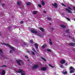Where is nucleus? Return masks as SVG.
<instances>
[{"label": "nucleus", "instance_id": "bb28decb", "mask_svg": "<svg viewBox=\"0 0 75 75\" xmlns=\"http://www.w3.org/2000/svg\"><path fill=\"white\" fill-rule=\"evenodd\" d=\"M1 67H7V66H6L5 65H3L1 66Z\"/></svg>", "mask_w": 75, "mask_h": 75}, {"label": "nucleus", "instance_id": "e433bc0d", "mask_svg": "<svg viewBox=\"0 0 75 75\" xmlns=\"http://www.w3.org/2000/svg\"><path fill=\"white\" fill-rule=\"evenodd\" d=\"M13 52V51L11 50L10 51V53H12Z\"/></svg>", "mask_w": 75, "mask_h": 75}, {"label": "nucleus", "instance_id": "a211bd4d", "mask_svg": "<svg viewBox=\"0 0 75 75\" xmlns=\"http://www.w3.org/2000/svg\"><path fill=\"white\" fill-rule=\"evenodd\" d=\"M38 12L37 11H33V14L34 15L36 14Z\"/></svg>", "mask_w": 75, "mask_h": 75}, {"label": "nucleus", "instance_id": "a18cd8bd", "mask_svg": "<svg viewBox=\"0 0 75 75\" xmlns=\"http://www.w3.org/2000/svg\"><path fill=\"white\" fill-rule=\"evenodd\" d=\"M4 59H7V57H4Z\"/></svg>", "mask_w": 75, "mask_h": 75}, {"label": "nucleus", "instance_id": "79ce46f5", "mask_svg": "<svg viewBox=\"0 0 75 75\" xmlns=\"http://www.w3.org/2000/svg\"><path fill=\"white\" fill-rule=\"evenodd\" d=\"M73 8L74 10H75V6H73Z\"/></svg>", "mask_w": 75, "mask_h": 75}, {"label": "nucleus", "instance_id": "6ab92c4d", "mask_svg": "<svg viewBox=\"0 0 75 75\" xmlns=\"http://www.w3.org/2000/svg\"><path fill=\"white\" fill-rule=\"evenodd\" d=\"M42 6H44L45 5V2L44 1H42Z\"/></svg>", "mask_w": 75, "mask_h": 75}, {"label": "nucleus", "instance_id": "4d7b16f0", "mask_svg": "<svg viewBox=\"0 0 75 75\" xmlns=\"http://www.w3.org/2000/svg\"><path fill=\"white\" fill-rule=\"evenodd\" d=\"M29 51H28V52H29Z\"/></svg>", "mask_w": 75, "mask_h": 75}, {"label": "nucleus", "instance_id": "c85d7f7f", "mask_svg": "<svg viewBox=\"0 0 75 75\" xmlns=\"http://www.w3.org/2000/svg\"><path fill=\"white\" fill-rule=\"evenodd\" d=\"M47 51H48V52H51V50L50 49H47Z\"/></svg>", "mask_w": 75, "mask_h": 75}, {"label": "nucleus", "instance_id": "f257e3e1", "mask_svg": "<svg viewBox=\"0 0 75 75\" xmlns=\"http://www.w3.org/2000/svg\"><path fill=\"white\" fill-rule=\"evenodd\" d=\"M1 44H3V45H6V46H8V47L12 49V50H13V51H14V50H15L14 48L12 46H11L10 45H9L7 44H6V43H1Z\"/></svg>", "mask_w": 75, "mask_h": 75}, {"label": "nucleus", "instance_id": "864d4df0", "mask_svg": "<svg viewBox=\"0 0 75 75\" xmlns=\"http://www.w3.org/2000/svg\"><path fill=\"white\" fill-rule=\"evenodd\" d=\"M1 57H4V55H1Z\"/></svg>", "mask_w": 75, "mask_h": 75}, {"label": "nucleus", "instance_id": "c9c22d12", "mask_svg": "<svg viewBox=\"0 0 75 75\" xmlns=\"http://www.w3.org/2000/svg\"><path fill=\"white\" fill-rule=\"evenodd\" d=\"M38 6L40 7V8H41V7H42L41 5L40 4H39Z\"/></svg>", "mask_w": 75, "mask_h": 75}, {"label": "nucleus", "instance_id": "2eb2a0df", "mask_svg": "<svg viewBox=\"0 0 75 75\" xmlns=\"http://www.w3.org/2000/svg\"><path fill=\"white\" fill-rule=\"evenodd\" d=\"M60 27H62V28H66V26H65V25H60Z\"/></svg>", "mask_w": 75, "mask_h": 75}, {"label": "nucleus", "instance_id": "37998d69", "mask_svg": "<svg viewBox=\"0 0 75 75\" xmlns=\"http://www.w3.org/2000/svg\"><path fill=\"white\" fill-rule=\"evenodd\" d=\"M50 44H52V42H50Z\"/></svg>", "mask_w": 75, "mask_h": 75}, {"label": "nucleus", "instance_id": "cd10ccee", "mask_svg": "<svg viewBox=\"0 0 75 75\" xmlns=\"http://www.w3.org/2000/svg\"><path fill=\"white\" fill-rule=\"evenodd\" d=\"M21 3L20 2H17V4H18V5L19 6H20L21 4Z\"/></svg>", "mask_w": 75, "mask_h": 75}, {"label": "nucleus", "instance_id": "7ed1b4c3", "mask_svg": "<svg viewBox=\"0 0 75 75\" xmlns=\"http://www.w3.org/2000/svg\"><path fill=\"white\" fill-rule=\"evenodd\" d=\"M16 62H17L18 65H21V64L20 62H21L22 65H24V62L22 60H16Z\"/></svg>", "mask_w": 75, "mask_h": 75}, {"label": "nucleus", "instance_id": "6e6d98bb", "mask_svg": "<svg viewBox=\"0 0 75 75\" xmlns=\"http://www.w3.org/2000/svg\"><path fill=\"white\" fill-rule=\"evenodd\" d=\"M28 61H30V60H29V59H28Z\"/></svg>", "mask_w": 75, "mask_h": 75}, {"label": "nucleus", "instance_id": "e2e57ef3", "mask_svg": "<svg viewBox=\"0 0 75 75\" xmlns=\"http://www.w3.org/2000/svg\"><path fill=\"white\" fill-rule=\"evenodd\" d=\"M51 24V23H50V24Z\"/></svg>", "mask_w": 75, "mask_h": 75}, {"label": "nucleus", "instance_id": "6e6552de", "mask_svg": "<svg viewBox=\"0 0 75 75\" xmlns=\"http://www.w3.org/2000/svg\"><path fill=\"white\" fill-rule=\"evenodd\" d=\"M52 6H54L55 8H57L58 7V4L57 3H54V4H52Z\"/></svg>", "mask_w": 75, "mask_h": 75}, {"label": "nucleus", "instance_id": "412c9836", "mask_svg": "<svg viewBox=\"0 0 75 75\" xmlns=\"http://www.w3.org/2000/svg\"><path fill=\"white\" fill-rule=\"evenodd\" d=\"M74 70H71L70 71V73H74Z\"/></svg>", "mask_w": 75, "mask_h": 75}, {"label": "nucleus", "instance_id": "473e14b6", "mask_svg": "<svg viewBox=\"0 0 75 75\" xmlns=\"http://www.w3.org/2000/svg\"><path fill=\"white\" fill-rule=\"evenodd\" d=\"M62 5L63 6H64V7H66V6H65V5L64 4V3H62Z\"/></svg>", "mask_w": 75, "mask_h": 75}, {"label": "nucleus", "instance_id": "bf43d9fd", "mask_svg": "<svg viewBox=\"0 0 75 75\" xmlns=\"http://www.w3.org/2000/svg\"><path fill=\"white\" fill-rule=\"evenodd\" d=\"M40 35V36H41V35Z\"/></svg>", "mask_w": 75, "mask_h": 75}, {"label": "nucleus", "instance_id": "a19ab883", "mask_svg": "<svg viewBox=\"0 0 75 75\" xmlns=\"http://www.w3.org/2000/svg\"><path fill=\"white\" fill-rule=\"evenodd\" d=\"M21 24H23V21H21Z\"/></svg>", "mask_w": 75, "mask_h": 75}, {"label": "nucleus", "instance_id": "9b49d317", "mask_svg": "<svg viewBox=\"0 0 75 75\" xmlns=\"http://www.w3.org/2000/svg\"><path fill=\"white\" fill-rule=\"evenodd\" d=\"M38 65L36 64L34 66L32 67V69H35V68H38Z\"/></svg>", "mask_w": 75, "mask_h": 75}, {"label": "nucleus", "instance_id": "393cba45", "mask_svg": "<svg viewBox=\"0 0 75 75\" xmlns=\"http://www.w3.org/2000/svg\"><path fill=\"white\" fill-rule=\"evenodd\" d=\"M31 4V3L30 2H28L27 3V6H30Z\"/></svg>", "mask_w": 75, "mask_h": 75}, {"label": "nucleus", "instance_id": "5701e85b", "mask_svg": "<svg viewBox=\"0 0 75 75\" xmlns=\"http://www.w3.org/2000/svg\"><path fill=\"white\" fill-rule=\"evenodd\" d=\"M32 50L34 51L35 52H36V50H35V49L33 47L32 48Z\"/></svg>", "mask_w": 75, "mask_h": 75}, {"label": "nucleus", "instance_id": "603ef678", "mask_svg": "<svg viewBox=\"0 0 75 75\" xmlns=\"http://www.w3.org/2000/svg\"><path fill=\"white\" fill-rule=\"evenodd\" d=\"M73 51H75V50L74 49H73Z\"/></svg>", "mask_w": 75, "mask_h": 75}, {"label": "nucleus", "instance_id": "052dcab7", "mask_svg": "<svg viewBox=\"0 0 75 75\" xmlns=\"http://www.w3.org/2000/svg\"><path fill=\"white\" fill-rule=\"evenodd\" d=\"M19 30H20V29H19Z\"/></svg>", "mask_w": 75, "mask_h": 75}, {"label": "nucleus", "instance_id": "f03ea898", "mask_svg": "<svg viewBox=\"0 0 75 75\" xmlns=\"http://www.w3.org/2000/svg\"><path fill=\"white\" fill-rule=\"evenodd\" d=\"M16 62H17L18 65H21V64L20 62H21L22 65H24V62L22 60H16Z\"/></svg>", "mask_w": 75, "mask_h": 75}, {"label": "nucleus", "instance_id": "680f3d73", "mask_svg": "<svg viewBox=\"0 0 75 75\" xmlns=\"http://www.w3.org/2000/svg\"><path fill=\"white\" fill-rule=\"evenodd\" d=\"M1 1H0V3Z\"/></svg>", "mask_w": 75, "mask_h": 75}, {"label": "nucleus", "instance_id": "4468645a", "mask_svg": "<svg viewBox=\"0 0 75 75\" xmlns=\"http://www.w3.org/2000/svg\"><path fill=\"white\" fill-rule=\"evenodd\" d=\"M75 45V43H70L69 44V45H70V46H74Z\"/></svg>", "mask_w": 75, "mask_h": 75}, {"label": "nucleus", "instance_id": "a878e982", "mask_svg": "<svg viewBox=\"0 0 75 75\" xmlns=\"http://www.w3.org/2000/svg\"><path fill=\"white\" fill-rule=\"evenodd\" d=\"M49 67H52V68H54V67H53V66H52L51 64H49Z\"/></svg>", "mask_w": 75, "mask_h": 75}, {"label": "nucleus", "instance_id": "58836bf2", "mask_svg": "<svg viewBox=\"0 0 75 75\" xmlns=\"http://www.w3.org/2000/svg\"><path fill=\"white\" fill-rule=\"evenodd\" d=\"M4 5H5L4 4H2V7H3V6H4Z\"/></svg>", "mask_w": 75, "mask_h": 75}, {"label": "nucleus", "instance_id": "f3484780", "mask_svg": "<svg viewBox=\"0 0 75 75\" xmlns=\"http://www.w3.org/2000/svg\"><path fill=\"white\" fill-rule=\"evenodd\" d=\"M2 75H5V74H6V72H5V71H4V70H3L2 71Z\"/></svg>", "mask_w": 75, "mask_h": 75}, {"label": "nucleus", "instance_id": "aec40b11", "mask_svg": "<svg viewBox=\"0 0 75 75\" xmlns=\"http://www.w3.org/2000/svg\"><path fill=\"white\" fill-rule=\"evenodd\" d=\"M66 33H70V32H69V29L67 30L66 31Z\"/></svg>", "mask_w": 75, "mask_h": 75}, {"label": "nucleus", "instance_id": "5fc2aeb1", "mask_svg": "<svg viewBox=\"0 0 75 75\" xmlns=\"http://www.w3.org/2000/svg\"><path fill=\"white\" fill-rule=\"evenodd\" d=\"M74 20L75 21V18L74 19Z\"/></svg>", "mask_w": 75, "mask_h": 75}, {"label": "nucleus", "instance_id": "8fccbe9b", "mask_svg": "<svg viewBox=\"0 0 75 75\" xmlns=\"http://www.w3.org/2000/svg\"><path fill=\"white\" fill-rule=\"evenodd\" d=\"M72 41H74L75 40H74V38H72Z\"/></svg>", "mask_w": 75, "mask_h": 75}, {"label": "nucleus", "instance_id": "09e8293b", "mask_svg": "<svg viewBox=\"0 0 75 75\" xmlns=\"http://www.w3.org/2000/svg\"><path fill=\"white\" fill-rule=\"evenodd\" d=\"M69 38H71V36L70 35H69Z\"/></svg>", "mask_w": 75, "mask_h": 75}, {"label": "nucleus", "instance_id": "dca6fc26", "mask_svg": "<svg viewBox=\"0 0 75 75\" xmlns=\"http://www.w3.org/2000/svg\"><path fill=\"white\" fill-rule=\"evenodd\" d=\"M47 45H46L45 44L42 46V48H45L47 47Z\"/></svg>", "mask_w": 75, "mask_h": 75}, {"label": "nucleus", "instance_id": "7c9ffc66", "mask_svg": "<svg viewBox=\"0 0 75 75\" xmlns=\"http://www.w3.org/2000/svg\"><path fill=\"white\" fill-rule=\"evenodd\" d=\"M66 19H67V20H68V21H71V20H70V19H69V18H67Z\"/></svg>", "mask_w": 75, "mask_h": 75}, {"label": "nucleus", "instance_id": "4c0bfd02", "mask_svg": "<svg viewBox=\"0 0 75 75\" xmlns=\"http://www.w3.org/2000/svg\"><path fill=\"white\" fill-rule=\"evenodd\" d=\"M32 53L33 55H35V53L33 52H32Z\"/></svg>", "mask_w": 75, "mask_h": 75}, {"label": "nucleus", "instance_id": "1a4fd4ad", "mask_svg": "<svg viewBox=\"0 0 75 75\" xmlns=\"http://www.w3.org/2000/svg\"><path fill=\"white\" fill-rule=\"evenodd\" d=\"M62 73L64 75H67V71L66 70H64L62 71Z\"/></svg>", "mask_w": 75, "mask_h": 75}, {"label": "nucleus", "instance_id": "49530a36", "mask_svg": "<svg viewBox=\"0 0 75 75\" xmlns=\"http://www.w3.org/2000/svg\"><path fill=\"white\" fill-rule=\"evenodd\" d=\"M11 28V26H10L8 28Z\"/></svg>", "mask_w": 75, "mask_h": 75}, {"label": "nucleus", "instance_id": "c03bdc74", "mask_svg": "<svg viewBox=\"0 0 75 75\" xmlns=\"http://www.w3.org/2000/svg\"><path fill=\"white\" fill-rule=\"evenodd\" d=\"M43 13H46V11H43Z\"/></svg>", "mask_w": 75, "mask_h": 75}, {"label": "nucleus", "instance_id": "f704fd0d", "mask_svg": "<svg viewBox=\"0 0 75 75\" xmlns=\"http://www.w3.org/2000/svg\"><path fill=\"white\" fill-rule=\"evenodd\" d=\"M59 65H60V68H62L63 67V66H62V65L60 64Z\"/></svg>", "mask_w": 75, "mask_h": 75}, {"label": "nucleus", "instance_id": "f8f14e48", "mask_svg": "<svg viewBox=\"0 0 75 75\" xmlns=\"http://www.w3.org/2000/svg\"><path fill=\"white\" fill-rule=\"evenodd\" d=\"M41 69L42 71H46L47 70L46 67H41Z\"/></svg>", "mask_w": 75, "mask_h": 75}, {"label": "nucleus", "instance_id": "423d86ee", "mask_svg": "<svg viewBox=\"0 0 75 75\" xmlns=\"http://www.w3.org/2000/svg\"><path fill=\"white\" fill-rule=\"evenodd\" d=\"M31 32L32 33H33V34H35L37 35V33H38V32L37 31L35 30H32L31 31Z\"/></svg>", "mask_w": 75, "mask_h": 75}, {"label": "nucleus", "instance_id": "3c124183", "mask_svg": "<svg viewBox=\"0 0 75 75\" xmlns=\"http://www.w3.org/2000/svg\"><path fill=\"white\" fill-rule=\"evenodd\" d=\"M49 41H51V39H49Z\"/></svg>", "mask_w": 75, "mask_h": 75}, {"label": "nucleus", "instance_id": "de8ad7c7", "mask_svg": "<svg viewBox=\"0 0 75 75\" xmlns=\"http://www.w3.org/2000/svg\"><path fill=\"white\" fill-rule=\"evenodd\" d=\"M51 30H54V29H53V28H51Z\"/></svg>", "mask_w": 75, "mask_h": 75}, {"label": "nucleus", "instance_id": "39448f33", "mask_svg": "<svg viewBox=\"0 0 75 75\" xmlns=\"http://www.w3.org/2000/svg\"><path fill=\"white\" fill-rule=\"evenodd\" d=\"M17 72H18L19 73H21V75H25V74L23 73V70H21L18 71H17Z\"/></svg>", "mask_w": 75, "mask_h": 75}, {"label": "nucleus", "instance_id": "b1692460", "mask_svg": "<svg viewBox=\"0 0 75 75\" xmlns=\"http://www.w3.org/2000/svg\"><path fill=\"white\" fill-rule=\"evenodd\" d=\"M41 58V59H43V60H44V61H45L46 62V61H47L46 59H45L43 57H42Z\"/></svg>", "mask_w": 75, "mask_h": 75}, {"label": "nucleus", "instance_id": "13d9d810", "mask_svg": "<svg viewBox=\"0 0 75 75\" xmlns=\"http://www.w3.org/2000/svg\"><path fill=\"white\" fill-rule=\"evenodd\" d=\"M0 35H1V34H0Z\"/></svg>", "mask_w": 75, "mask_h": 75}, {"label": "nucleus", "instance_id": "ddd939ff", "mask_svg": "<svg viewBox=\"0 0 75 75\" xmlns=\"http://www.w3.org/2000/svg\"><path fill=\"white\" fill-rule=\"evenodd\" d=\"M39 29H40V30H41V31L42 32H44V28L42 27H40L39 28Z\"/></svg>", "mask_w": 75, "mask_h": 75}, {"label": "nucleus", "instance_id": "ea45409f", "mask_svg": "<svg viewBox=\"0 0 75 75\" xmlns=\"http://www.w3.org/2000/svg\"><path fill=\"white\" fill-rule=\"evenodd\" d=\"M25 58H28V56H25Z\"/></svg>", "mask_w": 75, "mask_h": 75}, {"label": "nucleus", "instance_id": "c756f323", "mask_svg": "<svg viewBox=\"0 0 75 75\" xmlns=\"http://www.w3.org/2000/svg\"><path fill=\"white\" fill-rule=\"evenodd\" d=\"M47 19H48V20H49V21L51 20V18L49 17H48L47 18Z\"/></svg>", "mask_w": 75, "mask_h": 75}, {"label": "nucleus", "instance_id": "2f4dec72", "mask_svg": "<svg viewBox=\"0 0 75 75\" xmlns=\"http://www.w3.org/2000/svg\"><path fill=\"white\" fill-rule=\"evenodd\" d=\"M30 43L31 44H33V41L30 40Z\"/></svg>", "mask_w": 75, "mask_h": 75}, {"label": "nucleus", "instance_id": "20e7f679", "mask_svg": "<svg viewBox=\"0 0 75 75\" xmlns=\"http://www.w3.org/2000/svg\"><path fill=\"white\" fill-rule=\"evenodd\" d=\"M68 8L69 9H68L67 8H65V10L66 11H68V13H71L72 11H71V8L70 7H68Z\"/></svg>", "mask_w": 75, "mask_h": 75}, {"label": "nucleus", "instance_id": "0eeeda50", "mask_svg": "<svg viewBox=\"0 0 75 75\" xmlns=\"http://www.w3.org/2000/svg\"><path fill=\"white\" fill-rule=\"evenodd\" d=\"M60 62L62 64H64L65 63V60L62 59L60 60Z\"/></svg>", "mask_w": 75, "mask_h": 75}, {"label": "nucleus", "instance_id": "72a5a7b5", "mask_svg": "<svg viewBox=\"0 0 75 75\" xmlns=\"http://www.w3.org/2000/svg\"><path fill=\"white\" fill-rule=\"evenodd\" d=\"M0 54L3 53V52L2 51V50L0 49Z\"/></svg>", "mask_w": 75, "mask_h": 75}, {"label": "nucleus", "instance_id": "4be33fe9", "mask_svg": "<svg viewBox=\"0 0 75 75\" xmlns=\"http://www.w3.org/2000/svg\"><path fill=\"white\" fill-rule=\"evenodd\" d=\"M71 69H73V70H75V69L72 67H70V70H71Z\"/></svg>", "mask_w": 75, "mask_h": 75}, {"label": "nucleus", "instance_id": "9d476101", "mask_svg": "<svg viewBox=\"0 0 75 75\" xmlns=\"http://www.w3.org/2000/svg\"><path fill=\"white\" fill-rule=\"evenodd\" d=\"M35 48L36 49V50H37L38 48V44L37 43H35Z\"/></svg>", "mask_w": 75, "mask_h": 75}]
</instances>
